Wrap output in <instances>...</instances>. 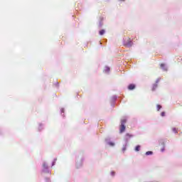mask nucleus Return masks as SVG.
Returning <instances> with one entry per match:
<instances>
[{"label":"nucleus","mask_w":182,"mask_h":182,"mask_svg":"<svg viewBox=\"0 0 182 182\" xmlns=\"http://www.w3.org/2000/svg\"><path fill=\"white\" fill-rule=\"evenodd\" d=\"M124 150H126V147H124V148H123V151H124Z\"/></svg>","instance_id":"16"},{"label":"nucleus","mask_w":182,"mask_h":182,"mask_svg":"<svg viewBox=\"0 0 182 182\" xmlns=\"http://www.w3.org/2000/svg\"><path fill=\"white\" fill-rule=\"evenodd\" d=\"M160 67L161 68V69H163V70H164V72H167V67H166V64L161 63L160 65Z\"/></svg>","instance_id":"3"},{"label":"nucleus","mask_w":182,"mask_h":182,"mask_svg":"<svg viewBox=\"0 0 182 182\" xmlns=\"http://www.w3.org/2000/svg\"><path fill=\"white\" fill-rule=\"evenodd\" d=\"M53 166H55V162L53 163Z\"/></svg>","instance_id":"18"},{"label":"nucleus","mask_w":182,"mask_h":182,"mask_svg":"<svg viewBox=\"0 0 182 182\" xmlns=\"http://www.w3.org/2000/svg\"><path fill=\"white\" fill-rule=\"evenodd\" d=\"M112 176H114V172H112Z\"/></svg>","instance_id":"17"},{"label":"nucleus","mask_w":182,"mask_h":182,"mask_svg":"<svg viewBox=\"0 0 182 182\" xmlns=\"http://www.w3.org/2000/svg\"><path fill=\"white\" fill-rule=\"evenodd\" d=\"M43 168H48V165L46 164V163H44L43 164Z\"/></svg>","instance_id":"9"},{"label":"nucleus","mask_w":182,"mask_h":182,"mask_svg":"<svg viewBox=\"0 0 182 182\" xmlns=\"http://www.w3.org/2000/svg\"><path fill=\"white\" fill-rule=\"evenodd\" d=\"M124 46H127V48H129V46H132V41H129L128 43H125Z\"/></svg>","instance_id":"4"},{"label":"nucleus","mask_w":182,"mask_h":182,"mask_svg":"<svg viewBox=\"0 0 182 182\" xmlns=\"http://www.w3.org/2000/svg\"><path fill=\"white\" fill-rule=\"evenodd\" d=\"M156 107H157V110H158V112L160 110V109H161V105H158L157 106H156Z\"/></svg>","instance_id":"10"},{"label":"nucleus","mask_w":182,"mask_h":182,"mask_svg":"<svg viewBox=\"0 0 182 182\" xmlns=\"http://www.w3.org/2000/svg\"><path fill=\"white\" fill-rule=\"evenodd\" d=\"M151 154H153V151H146V156H150V155H151Z\"/></svg>","instance_id":"5"},{"label":"nucleus","mask_w":182,"mask_h":182,"mask_svg":"<svg viewBox=\"0 0 182 182\" xmlns=\"http://www.w3.org/2000/svg\"><path fill=\"white\" fill-rule=\"evenodd\" d=\"M126 122H127V120L125 119H122L121 124H124V125L126 124Z\"/></svg>","instance_id":"7"},{"label":"nucleus","mask_w":182,"mask_h":182,"mask_svg":"<svg viewBox=\"0 0 182 182\" xmlns=\"http://www.w3.org/2000/svg\"><path fill=\"white\" fill-rule=\"evenodd\" d=\"M100 35H105V30L100 31Z\"/></svg>","instance_id":"8"},{"label":"nucleus","mask_w":182,"mask_h":182,"mask_svg":"<svg viewBox=\"0 0 182 182\" xmlns=\"http://www.w3.org/2000/svg\"><path fill=\"white\" fill-rule=\"evenodd\" d=\"M126 130V126H124L123 124H121L119 132L120 133H123Z\"/></svg>","instance_id":"1"},{"label":"nucleus","mask_w":182,"mask_h":182,"mask_svg":"<svg viewBox=\"0 0 182 182\" xmlns=\"http://www.w3.org/2000/svg\"><path fill=\"white\" fill-rule=\"evenodd\" d=\"M161 116L162 117H164L166 116V113H165L164 112H161Z\"/></svg>","instance_id":"11"},{"label":"nucleus","mask_w":182,"mask_h":182,"mask_svg":"<svg viewBox=\"0 0 182 182\" xmlns=\"http://www.w3.org/2000/svg\"><path fill=\"white\" fill-rule=\"evenodd\" d=\"M126 136L127 137H133V135H132L130 134H126Z\"/></svg>","instance_id":"12"},{"label":"nucleus","mask_w":182,"mask_h":182,"mask_svg":"<svg viewBox=\"0 0 182 182\" xmlns=\"http://www.w3.org/2000/svg\"><path fill=\"white\" fill-rule=\"evenodd\" d=\"M156 87H157V85H155L153 87V90H154L156 89Z\"/></svg>","instance_id":"15"},{"label":"nucleus","mask_w":182,"mask_h":182,"mask_svg":"<svg viewBox=\"0 0 182 182\" xmlns=\"http://www.w3.org/2000/svg\"><path fill=\"white\" fill-rule=\"evenodd\" d=\"M135 151H140V145L136 146Z\"/></svg>","instance_id":"6"},{"label":"nucleus","mask_w":182,"mask_h":182,"mask_svg":"<svg viewBox=\"0 0 182 182\" xmlns=\"http://www.w3.org/2000/svg\"><path fill=\"white\" fill-rule=\"evenodd\" d=\"M109 146H114V143H113V142H109Z\"/></svg>","instance_id":"14"},{"label":"nucleus","mask_w":182,"mask_h":182,"mask_svg":"<svg viewBox=\"0 0 182 182\" xmlns=\"http://www.w3.org/2000/svg\"><path fill=\"white\" fill-rule=\"evenodd\" d=\"M129 90H134V89H136V85L134 84H130L128 86Z\"/></svg>","instance_id":"2"},{"label":"nucleus","mask_w":182,"mask_h":182,"mask_svg":"<svg viewBox=\"0 0 182 182\" xmlns=\"http://www.w3.org/2000/svg\"><path fill=\"white\" fill-rule=\"evenodd\" d=\"M173 132H174V133H177V129L176 128H173Z\"/></svg>","instance_id":"13"}]
</instances>
